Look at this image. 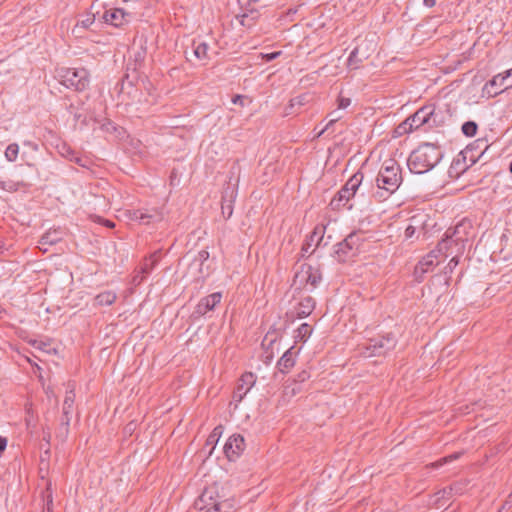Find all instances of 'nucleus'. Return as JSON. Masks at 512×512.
Segmentation results:
<instances>
[{
  "mask_svg": "<svg viewBox=\"0 0 512 512\" xmlns=\"http://www.w3.org/2000/svg\"><path fill=\"white\" fill-rule=\"evenodd\" d=\"M376 191L374 197L378 201L387 199L397 191L402 183L400 165L393 159L384 162L376 177Z\"/></svg>",
  "mask_w": 512,
  "mask_h": 512,
  "instance_id": "nucleus-1",
  "label": "nucleus"
},
{
  "mask_svg": "<svg viewBox=\"0 0 512 512\" xmlns=\"http://www.w3.org/2000/svg\"><path fill=\"white\" fill-rule=\"evenodd\" d=\"M441 158L438 146L424 143L410 154L407 164L412 173L423 174L431 170Z\"/></svg>",
  "mask_w": 512,
  "mask_h": 512,
  "instance_id": "nucleus-2",
  "label": "nucleus"
},
{
  "mask_svg": "<svg viewBox=\"0 0 512 512\" xmlns=\"http://www.w3.org/2000/svg\"><path fill=\"white\" fill-rule=\"evenodd\" d=\"M444 123L441 111H437L434 104H428L418 109L401 125L405 132L425 127V130L439 127Z\"/></svg>",
  "mask_w": 512,
  "mask_h": 512,
  "instance_id": "nucleus-3",
  "label": "nucleus"
},
{
  "mask_svg": "<svg viewBox=\"0 0 512 512\" xmlns=\"http://www.w3.org/2000/svg\"><path fill=\"white\" fill-rule=\"evenodd\" d=\"M61 84L75 91H84L88 88L89 72L85 68H63L59 71Z\"/></svg>",
  "mask_w": 512,
  "mask_h": 512,
  "instance_id": "nucleus-4",
  "label": "nucleus"
},
{
  "mask_svg": "<svg viewBox=\"0 0 512 512\" xmlns=\"http://www.w3.org/2000/svg\"><path fill=\"white\" fill-rule=\"evenodd\" d=\"M322 280V273L318 266L303 264L296 272L293 285L307 291H313Z\"/></svg>",
  "mask_w": 512,
  "mask_h": 512,
  "instance_id": "nucleus-5",
  "label": "nucleus"
},
{
  "mask_svg": "<svg viewBox=\"0 0 512 512\" xmlns=\"http://www.w3.org/2000/svg\"><path fill=\"white\" fill-rule=\"evenodd\" d=\"M362 180L363 174L361 172H357L352 177H350L342 189L332 199L331 205L336 208H339L341 205H343L347 206L348 209H351L352 204L348 205V202L355 195L357 189L362 183Z\"/></svg>",
  "mask_w": 512,
  "mask_h": 512,
  "instance_id": "nucleus-6",
  "label": "nucleus"
},
{
  "mask_svg": "<svg viewBox=\"0 0 512 512\" xmlns=\"http://www.w3.org/2000/svg\"><path fill=\"white\" fill-rule=\"evenodd\" d=\"M469 222H460L455 227L447 229L445 232V238L442 239L438 244L439 252H446L451 243H455L456 245L461 244L462 248H464V242L468 240V229L470 228Z\"/></svg>",
  "mask_w": 512,
  "mask_h": 512,
  "instance_id": "nucleus-7",
  "label": "nucleus"
},
{
  "mask_svg": "<svg viewBox=\"0 0 512 512\" xmlns=\"http://www.w3.org/2000/svg\"><path fill=\"white\" fill-rule=\"evenodd\" d=\"M396 346V339L392 334L379 338L370 339L369 345L366 347L364 354L367 357L382 356L393 350Z\"/></svg>",
  "mask_w": 512,
  "mask_h": 512,
  "instance_id": "nucleus-8",
  "label": "nucleus"
},
{
  "mask_svg": "<svg viewBox=\"0 0 512 512\" xmlns=\"http://www.w3.org/2000/svg\"><path fill=\"white\" fill-rule=\"evenodd\" d=\"M360 245V238L356 233L349 234L342 242L336 245L335 254L339 261L345 262L354 255Z\"/></svg>",
  "mask_w": 512,
  "mask_h": 512,
  "instance_id": "nucleus-9",
  "label": "nucleus"
},
{
  "mask_svg": "<svg viewBox=\"0 0 512 512\" xmlns=\"http://www.w3.org/2000/svg\"><path fill=\"white\" fill-rule=\"evenodd\" d=\"M209 259V252L201 250L195 256L188 268V273L191 274L195 280L203 281L209 274V267H204V263Z\"/></svg>",
  "mask_w": 512,
  "mask_h": 512,
  "instance_id": "nucleus-10",
  "label": "nucleus"
},
{
  "mask_svg": "<svg viewBox=\"0 0 512 512\" xmlns=\"http://www.w3.org/2000/svg\"><path fill=\"white\" fill-rule=\"evenodd\" d=\"M244 449V437L240 434H234L227 440L224 446V453L230 461H235L243 453Z\"/></svg>",
  "mask_w": 512,
  "mask_h": 512,
  "instance_id": "nucleus-11",
  "label": "nucleus"
},
{
  "mask_svg": "<svg viewBox=\"0 0 512 512\" xmlns=\"http://www.w3.org/2000/svg\"><path fill=\"white\" fill-rule=\"evenodd\" d=\"M512 69L507 70L503 74H498L494 76L489 82H487L483 88V92L486 93L489 97L497 96L502 93L508 86H504L505 80L511 75Z\"/></svg>",
  "mask_w": 512,
  "mask_h": 512,
  "instance_id": "nucleus-12",
  "label": "nucleus"
},
{
  "mask_svg": "<svg viewBox=\"0 0 512 512\" xmlns=\"http://www.w3.org/2000/svg\"><path fill=\"white\" fill-rule=\"evenodd\" d=\"M218 491L216 486H210L206 488L200 497L195 501V508L200 512H205L214 505L212 502H217L219 499Z\"/></svg>",
  "mask_w": 512,
  "mask_h": 512,
  "instance_id": "nucleus-13",
  "label": "nucleus"
},
{
  "mask_svg": "<svg viewBox=\"0 0 512 512\" xmlns=\"http://www.w3.org/2000/svg\"><path fill=\"white\" fill-rule=\"evenodd\" d=\"M255 382L256 376L253 373H244L239 380L236 390L234 391L233 398L240 402L254 386Z\"/></svg>",
  "mask_w": 512,
  "mask_h": 512,
  "instance_id": "nucleus-14",
  "label": "nucleus"
},
{
  "mask_svg": "<svg viewBox=\"0 0 512 512\" xmlns=\"http://www.w3.org/2000/svg\"><path fill=\"white\" fill-rule=\"evenodd\" d=\"M221 299L222 294L220 292H215L202 298L197 304L194 313L198 316L205 315L207 312L213 310L215 306L220 303Z\"/></svg>",
  "mask_w": 512,
  "mask_h": 512,
  "instance_id": "nucleus-15",
  "label": "nucleus"
},
{
  "mask_svg": "<svg viewBox=\"0 0 512 512\" xmlns=\"http://www.w3.org/2000/svg\"><path fill=\"white\" fill-rule=\"evenodd\" d=\"M130 15L121 8L105 11L103 19L106 23L120 27L129 21Z\"/></svg>",
  "mask_w": 512,
  "mask_h": 512,
  "instance_id": "nucleus-16",
  "label": "nucleus"
},
{
  "mask_svg": "<svg viewBox=\"0 0 512 512\" xmlns=\"http://www.w3.org/2000/svg\"><path fill=\"white\" fill-rule=\"evenodd\" d=\"M236 197V189L235 187H231L230 184L223 192L222 203H221V211L222 215L228 219L233 214V202Z\"/></svg>",
  "mask_w": 512,
  "mask_h": 512,
  "instance_id": "nucleus-17",
  "label": "nucleus"
},
{
  "mask_svg": "<svg viewBox=\"0 0 512 512\" xmlns=\"http://www.w3.org/2000/svg\"><path fill=\"white\" fill-rule=\"evenodd\" d=\"M75 395L73 393V390L67 391L64 403H63V418H62V429L63 435L66 436L68 433L69 425H70V416L73 404H74Z\"/></svg>",
  "mask_w": 512,
  "mask_h": 512,
  "instance_id": "nucleus-18",
  "label": "nucleus"
},
{
  "mask_svg": "<svg viewBox=\"0 0 512 512\" xmlns=\"http://www.w3.org/2000/svg\"><path fill=\"white\" fill-rule=\"evenodd\" d=\"M315 300L311 296L303 297L294 307V313L297 318L309 316L315 308Z\"/></svg>",
  "mask_w": 512,
  "mask_h": 512,
  "instance_id": "nucleus-19",
  "label": "nucleus"
},
{
  "mask_svg": "<svg viewBox=\"0 0 512 512\" xmlns=\"http://www.w3.org/2000/svg\"><path fill=\"white\" fill-rule=\"evenodd\" d=\"M293 347L289 348L277 362V368L283 374L288 373L295 365Z\"/></svg>",
  "mask_w": 512,
  "mask_h": 512,
  "instance_id": "nucleus-20",
  "label": "nucleus"
},
{
  "mask_svg": "<svg viewBox=\"0 0 512 512\" xmlns=\"http://www.w3.org/2000/svg\"><path fill=\"white\" fill-rule=\"evenodd\" d=\"M192 49L195 58L199 61L209 60V45L206 42L193 40Z\"/></svg>",
  "mask_w": 512,
  "mask_h": 512,
  "instance_id": "nucleus-21",
  "label": "nucleus"
},
{
  "mask_svg": "<svg viewBox=\"0 0 512 512\" xmlns=\"http://www.w3.org/2000/svg\"><path fill=\"white\" fill-rule=\"evenodd\" d=\"M160 258V251H155L153 254H151L148 258H145L144 262L142 263L140 267L141 274L148 275L151 273V271L154 269L155 265L159 261Z\"/></svg>",
  "mask_w": 512,
  "mask_h": 512,
  "instance_id": "nucleus-22",
  "label": "nucleus"
},
{
  "mask_svg": "<svg viewBox=\"0 0 512 512\" xmlns=\"http://www.w3.org/2000/svg\"><path fill=\"white\" fill-rule=\"evenodd\" d=\"M117 299V295L113 291H104L94 298V305L96 306H104L111 305Z\"/></svg>",
  "mask_w": 512,
  "mask_h": 512,
  "instance_id": "nucleus-23",
  "label": "nucleus"
},
{
  "mask_svg": "<svg viewBox=\"0 0 512 512\" xmlns=\"http://www.w3.org/2000/svg\"><path fill=\"white\" fill-rule=\"evenodd\" d=\"M436 255L434 252L429 253L426 257H424L416 266L415 273H426L431 266H434L436 264Z\"/></svg>",
  "mask_w": 512,
  "mask_h": 512,
  "instance_id": "nucleus-24",
  "label": "nucleus"
},
{
  "mask_svg": "<svg viewBox=\"0 0 512 512\" xmlns=\"http://www.w3.org/2000/svg\"><path fill=\"white\" fill-rule=\"evenodd\" d=\"M323 238L322 231H318L317 228L314 229V231L311 233L309 239L306 241V243L302 247V255L304 256L306 253L309 252V249L313 245L314 242H316V247L319 245Z\"/></svg>",
  "mask_w": 512,
  "mask_h": 512,
  "instance_id": "nucleus-25",
  "label": "nucleus"
},
{
  "mask_svg": "<svg viewBox=\"0 0 512 512\" xmlns=\"http://www.w3.org/2000/svg\"><path fill=\"white\" fill-rule=\"evenodd\" d=\"M163 219V214L159 209L152 210H143V217H141V221L144 224H149L151 222L161 221Z\"/></svg>",
  "mask_w": 512,
  "mask_h": 512,
  "instance_id": "nucleus-26",
  "label": "nucleus"
},
{
  "mask_svg": "<svg viewBox=\"0 0 512 512\" xmlns=\"http://www.w3.org/2000/svg\"><path fill=\"white\" fill-rule=\"evenodd\" d=\"M311 333H312L311 326L307 323H303L296 330L295 339L297 341L305 342L310 337Z\"/></svg>",
  "mask_w": 512,
  "mask_h": 512,
  "instance_id": "nucleus-27",
  "label": "nucleus"
},
{
  "mask_svg": "<svg viewBox=\"0 0 512 512\" xmlns=\"http://www.w3.org/2000/svg\"><path fill=\"white\" fill-rule=\"evenodd\" d=\"M360 53V47H355L352 52L350 53L348 57V67L351 69H357L359 67V64L362 62V58H359L358 55Z\"/></svg>",
  "mask_w": 512,
  "mask_h": 512,
  "instance_id": "nucleus-28",
  "label": "nucleus"
},
{
  "mask_svg": "<svg viewBox=\"0 0 512 512\" xmlns=\"http://www.w3.org/2000/svg\"><path fill=\"white\" fill-rule=\"evenodd\" d=\"M19 153V146L16 143L8 145L5 151V157L8 161L13 162L17 159Z\"/></svg>",
  "mask_w": 512,
  "mask_h": 512,
  "instance_id": "nucleus-29",
  "label": "nucleus"
},
{
  "mask_svg": "<svg viewBox=\"0 0 512 512\" xmlns=\"http://www.w3.org/2000/svg\"><path fill=\"white\" fill-rule=\"evenodd\" d=\"M477 124L474 121H467L462 125V132L468 137H472L477 132Z\"/></svg>",
  "mask_w": 512,
  "mask_h": 512,
  "instance_id": "nucleus-30",
  "label": "nucleus"
},
{
  "mask_svg": "<svg viewBox=\"0 0 512 512\" xmlns=\"http://www.w3.org/2000/svg\"><path fill=\"white\" fill-rule=\"evenodd\" d=\"M222 434V426H217L213 429L211 434L208 436L206 440V445H211L214 447V445L218 442L220 436Z\"/></svg>",
  "mask_w": 512,
  "mask_h": 512,
  "instance_id": "nucleus-31",
  "label": "nucleus"
},
{
  "mask_svg": "<svg viewBox=\"0 0 512 512\" xmlns=\"http://www.w3.org/2000/svg\"><path fill=\"white\" fill-rule=\"evenodd\" d=\"M330 116L332 117L329 122L326 124V126L321 129L318 134H317V137H320L322 136L327 130L330 129V127L336 123L337 121H339L341 118H342V115L339 114L337 111H333L330 113Z\"/></svg>",
  "mask_w": 512,
  "mask_h": 512,
  "instance_id": "nucleus-32",
  "label": "nucleus"
},
{
  "mask_svg": "<svg viewBox=\"0 0 512 512\" xmlns=\"http://www.w3.org/2000/svg\"><path fill=\"white\" fill-rule=\"evenodd\" d=\"M60 238L56 236V233H46L41 237L40 244L46 245V244H54L56 243Z\"/></svg>",
  "mask_w": 512,
  "mask_h": 512,
  "instance_id": "nucleus-33",
  "label": "nucleus"
},
{
  "mask_svg": "<svg viewBox=\"0 0 512 512\" xmlns=\"http://www.w3.org/2000/svg\"><path fill=\"white\" fill-rule=\"evenodd\" d=\"M1 188L7 191H16L18 189V184L13 181H3L1 182Z\"/></svg>",
  "mask_w": 512,
  "mask_h": 512,
  "instance_id": "nucleus-34",
  "label": "nucleus"
},
{
  "mask_svg": "<svg viewBox=\"0 0 512 512\" xmlns=\"http://www.w3.org/2000/svg\"><path fill=\"white\" fill-rule=\"evenodd\" d=\"M222 512H233V501L229 499L222 500Z\"/></svg>",
  "mask_w": 512,
  "mask_h": 512,
  "instance_id": "nucleus-35",
  "label": "nucleus"
},
{
  "mask_svg": "<svg viewBox=\"0 0 512 512\" xmlns=\"http://www.w3.org/2000/svg\"><path fill=\"white\" fill-rule=\"evenodd\" d=\"M416 234V227L412 224H409L406 229H405V232H404V236L406 239H411L415 236Z\"/></svg>",
  "mask_w": 512,
  "mask_h": 512,
  "instance_id": "nucleus-36",
  "label": "nucleus"
},
{
  "mask_svg": "<svg viewBox=\"0 0 512 512\" xmlns=\"http://www.w3.org/2000/svg\"><path fill=\"white\" fill-rule=\"evenodd\" d=\"M214 505L213 507H210L208 510H205V512H222V500L221 497L217 500V502H212Z\"/></svg>",
  "mask_w": 512,
  "mask_h": 512,
  "instance_id": "nucleus-37",
  "label": "nucleus"
},
{
  "mask_svg": "<svg viewBox=\"0 0 512 512\" xmlns=\"http://www.w3.org/2000/svg\"><path fill=\"white\" fill-rule=\"evenodd\" d=\"M30 344H31V345H32V347H34L35 349L42 350V351H47V350H46L47 344H46V343H44L43 341H40V340H32V341H30Z\"/></svg>",
  "mask_w": 512,
  "mask_h": 512,
  "instance_id": "nucleus-38",
  "label": "nucleus"
},
{
  "mask_svg": "<svg viewBox=\"0 0 512 512\" xmlns=\"http://www.w3.org/2000/svg\"><path fill=\"white\" fill-rule=\"evenodd\" d=\"M351 104L350 98L340 97L338 99V108L345 109Z\"/></svg>",
  "mask_w": 512,
  "mask_h": 512,
  "instance_id": "nucleus-39",
  "label": "nucleus"
},
{
  "mask_svg": "<svg viewBox=\"0 0 512 512\" xmlns=\"http://www.w3.org/2000/svg\"><path fill=\"white\" fill-rule=\"evenodd\" d=\"M304 100H305V97L304 96H299V97H295L293 99L290 100V104H289V107L292 108L294 107L295 105H303L304 104Z\"/></svg>",
  "mask_w": 512,
  "mask_h": 512,
  "instance_id": "nucleus-40",
  "label": "nucleus"
},
{
  "mask_svg": "<svg viewBox=\"0 0 512 512\" xmlns=\"http://www.w3.org/2000/svg\"><path fill=\"white\" fill-rule=\"evenodd\" d=\"M458 457H459V454H457V453L452 454V455L445 457V458L441 459L440 461L436 462L435 466H437V467L441 466L443 463L450 462L454 459H457Z\"/></svg>",
  "mask_w": 512,
  "mask_h": 512,
  "instance_id": "nucleus-41",
  "label": "nucleus"
},
{
  "mask_svg": "<svg viewBox=\"0 0 512 512\" xmlns=\"http://www.w3.org/2000/svg\"><path fill=\"white\" fill-rule=\"evenodd\" d=\"M141 217H143V210L137 209L130 212V219L141 221Z\"/></svg>",
  "mask_w": 512,
  "mask_h": 512,
  "instance_id": "nucleus-42",
  "label": "nucleus"
},
{
  "mask_svg": "<svg viewBox=\"0 0 512 512\" xmlns=\"http://www.w3.org/2000/svg\"><path fill=\"white\" fill-rule=\"evenodd\" d=\"M94 23V16H88L80 22L81 27L88 28Z\"/></svg>",
  "mask_w": 512,
  "mask_h": 512,
  "instance_id": "nucleus-43",
  "label": "nucleus"
},
{
  "mask_svg": "<svg viewBox=\"0 0 512 512\" xmlns=\"http://www.w3.org/2000/svg\"><path fill=\"white\" fill-rule=\"evenodd\" d=\"M296 392H297L296 388L290 387V386H286L283 391L284 396H290V397L294 396L296 394Z\"/></svg>",
  "mask_w": 512,
  "mask_h": 512,
  "instance_id": "nucleus-44",
  "label": "nucleus"
},
{
  "mask_svg": "<svg viewBox=\"0 0 512 512\" xmlns=\"http://www.w3.org/2000/svg\"><path fill=\"white\" fill-rule=\"evenodd\" d=\"M280 54H281V51L272 52V53L263 55V58H265L267 61H272V60L276 59Z\"/></svg>",
  "mask_w": 512,
  "mask_h": 512,
  "instance_id": "nucleus-45",
  "label": "nucleus"
},
{
  "mask_svg": "<svg viewBox=\"0 0 512 512\" xmlns=\"http://www.w3.org/2000/svg\"><path fill=\"white\" fill-rule=\"evenodd\" d=\"M458 265V258L457 257H453L446 268H448L450 270V272H452L453 268H455L456 266Z\"/></svg>",
  "mask_w": 512,
  "mask_h": 512,
  "instance_id": "nucleus-46",
  "label": "nucleus"
},
{
  "mask_svg": "<svg viewBox=\"0 0 512 512\" xmlns=\"http://www.w3.org/2000/svg\"><path fill=\"white\" fill-rule=\"evenodd\" d=\"M309 378V374L308 372L306 371H302L301 373L298 374L297 376V381L298 382H304L305 380H307Z\"/></svg>",
  "mask_w": 512,
  "mask_h": 512,
  "instance_id": "nucleus-47",
  "label": "nucleus"
},
{
  "mask_svg": "<svg viewBox=\"0 0 512 512\" xmlns=\"http://www.w3.org/2000/svg\"><path fill=\"white\" fill-rule=\"evenodd\" d=\"M43 512H53L51 495L48 496L47 504H46V507L44 508Z\"/></svg>",
  "mask_w": 512,
  "mask_h": 512,
  "instance_id": "nucleus-48",
  "label": "nucleus"
},
{
  "mask_svg": "<svg viewBox=\"0 0 512 512\" xmlns=\"http://www.w3.org/2000/svg\"><path fill=\"white\" fill-rule=\"evenodd\" d=\"M145 277H146V275H144V274H141V276L139 274H137L133 278V283L140 284L145 279Z\"/></svg>",
  "mask_w": 512,
  "mask_h": 512,
  "instance_id": "nucleus-49",
  "label": "nucleus"
},
{
  "mask_svg": "<svg viewBox=\"0 0 512 512\" xmlns=\"http://www.w3.org/2000/svg\"><path fill=\"white\" fill-rule=\"evenodd\" d=\"M423 4L428 8H432L435 6L436 0H423Z\"/></svg>",
  "mask_w": 512,
  "mask_h": 512,
  "instance_id": "nucleus-50",
  "label": "nucleus"
},
{
  "mask_svg": "<svg viewBox=\"0 0 512 512\" xmlns=\"http://www.w3.org/2000/svg\"><path fill=\"white\" fill-rule=\"evenodd\" d=\"M103 224L106 226V227H109V228H113L115 226V224L110 221V220H104L103 221Z\"/></svg>",
  "mask_w": 512,
  "mask_h": 512,
  "instance_id": "nucleus-51",
  "label": "nucleus"
},
{
  "mask_svg": "<svg viewBox=\"0 0 512 512\" xmlns=\"http://www.w3.org/2000/svg\"><path fill=\"white\" fill-rule=\"evenodd\" d=\"M242 97L240 95H236L234 98H233V103H238L239 101H241Z\"/></svg>",
  "mask_w": 512,
  "mask_h": 512,
  "instance_id": "nucleus-52",
  "label": "nucleus"
},
{
  "mask_svg": "<svg viewBox=\"0 0 512 512\" xmlns=\"http://www.w3.org/2000/svg\"><path fill=\"white\" fill-rule=\"evenodd\" d=\"M236 171H239V167H238L237 165H234V166L232 167L231 173H233V174H234Z\"/></svg>",
  "mask_w": 512,
  "mask_h": 512,
  "instance_id": "nucleus-53",
  "label": "nucleus"
},
{
  "mask_svg": "<svg viewBox=\"0 0 512 512\" xmlns=\"http://www.w3.org/2000/svg\"><path fill=\"white\" fill-rule=\"evenodd\" d=\"M75 161L79 163L80 165L84 166V164L81 163V160L78 157H75Z\"/></svg>",
  "mask_w": 512,
  "mask_h": 512,
  "instance_id": "nucleus-54",
  "label": "nucleus"
},
{
  "mask_svg": "<svg viewBox=\"0 0 512 512\" xmlns=\"http://www.w3.org/2000/svg\"><path fill=\"white\" fill-rule=\"evenodd\" d=\"M250 3H257L259 0H248Z\"/></svg>",
  "mask_w": 512,
  "mask_h": 512,
  "instance_id": "nucleus-55",
  "label": "nucleus"
},
{
  "mask_svg": "<svg viewBox=\"0 0 512 512\" xmlns=\"http://www.w3.org/2000/svg\"><path fill=\"white\" fill-rule=\"evenodd\" d=\"M509 171H510V173H512V162L509 165Z\"/></svg>",
  "mask_w": 512,
  "mask_h": 512,
  "instance_id": "nucleus-56",
  "label": "nucleus"
}]
</instances>
